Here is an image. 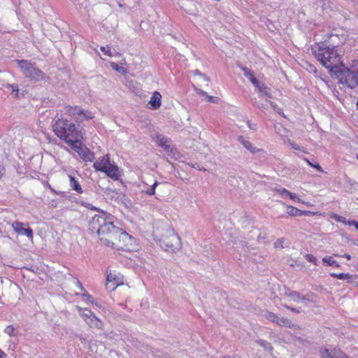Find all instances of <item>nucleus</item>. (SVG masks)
I'll use <instances>...</instances> for the list:
<instances>
[{
    "mask_svg": "<svg viewBox=\"0 0 358 358\" xmlns=\"http://www.w3.org/2000/svg\"><path fill=\"white\" fill-rule=\"evenodd\" d=\"M338 46L324 41L312 45V52L317 59L329 69L331 77L338 79L344 87L353 89L358 86V68L350 69L345 66L342 55L338 52Z\"/></svg>",
    "mask_w": 358,
    "mask_h": 358,
    "instance_id": "nucleus-1",
    "label": "nucleus"
},
{
    "mask_svg": "<svg viewBox=\"0 0 358 358\" xmlns=\"http://www.w3.org/2000/svg\"><path fill=\"white\" fill-rule=\"evenodd\" d=\"M114 216L102 212L96 215L89 223V230L96 233L100 241L106 245L111 246L117 250L122 249L120 243L121 240L130 238L129 234L113 224Z\"/></svg>",
    "mask_w": 358,
    "mask_h": 358,
    "instance_id": "nucleus-2",
    "label": "nucleus"
},
{
    "mask_svg": "<svg viewBox=\"0 0 358 358\" xmlns=\"http://www.w3.org/2000/svg\"><path fill=\"white\" fill-rule=\"evenodd\" d=\"M55 134L68 145L75 143L77 140L83 139L82 131L70 121L59 118L52 124Z\"/></svg>",
    "mask_w": 358,
    "mask_h": 358,
    "instance_id": "nucleus-3",
    "label": "nucleus"
},
{
    "mask_svg": "<svg viewBox=\"0 0 358 358\" xmlns=\"http://www.w3.org/2000/svg\"><path fill=\"white\" fill-rule=\"evenodd\" d=\"M160 246L165 250L175 252L182 247L180 237L175 232V230L170 227L164 229L163 234L157 239Z\"/></svg>",
    "mask_w": 358,
    "mask_h": 358,
    "instance_id": "nucleus-4",
    "label": "nucleus"
},
{
    "mask_svg": "<svg viewBox=\"0 0 358 358\" xmlns=\"http://www.w3.org/2000/svg\"><path fill=\"white\" fill-rule=\"evenodd\" d=\"M17 63L26 78L34 81H40L45 78V73L34 64L26 60H17Z\"/></svg>",
    "mask_w": 358,
    "mask_h": 358,
    "instance_id": "nucleus-5",
    "label": "nucleus"
},
{
    "mask_svg": "<svg viewBox=\"0 0 358 358\" xmlns=\"http://www.w3.org/2000/svg\"><path fill=\"white\" fill-rule=\"evenodd\" d=\"M65 113L76 119L77 121L83 122L84 120H91L94 118L92 112L84 110L79 106H67L65 108Z\"/></svg>",
    "mask_w": 358,
    "mask_h": 358,
    "instance_id": "nucleus-6",
    "label": "nucleus"
},
{
    "mask_svg": "<svg viewBox=\"0 0 358 358\" xmlns=\"http://www.w3.org/2000/svg\"><path fill=\"white\" fill-rule=\"evenodd\" d=\"M71 148L76 151L78 155L85 162H92L94 159V155L87 148L81 140H77L75 143H71Z\"/></svg>",
    "mask_w": 358,
    "mask_h": 358,
    "instance_id": "nucleus-7",
    "label": "nucleus"
},
{
    "mask_svg": "<svg viewBox=\"0 0 358 358\" xmlns=\"http://www.w3.org/2000/svg\"><path fill=\"white\" fill-rule=\"evenodd\" d=\"M123 285V278L120 274L110 272L107 274L106 287L114 290L117 286Z\"/></svg>",
    "mask_w": 358,
    "mask_h": 358,
    "instance_id": "nucleus-8",
    "label": "nucleus"
},
{
    "mask_svg": "<svg viewBox=\"0 0 358 358\" xmlns=\"http://www.w3.org/2000/svg\"><path fill=\"white\" fill-rule=\"evenodd\" d=\"M321 358H349L344 354L340 349H321L320 351Z\"/></svg>",
    "mask_w": 358,
    "mask_h": 358,
    "instance_id": "nucleus-9",
    "label": "nucleus"
},
{
    "mask_svg": "<svg viewBox=\"0 0 358 358\" xmlns=\"http://www.w3.org/2000/svg\"><path fill=\"white\" fill-rule=\"evenodd\" d=\"M283 295L289 298L290 301L296 303H299L301 301H308L309 300L304 296L301 295L299 292L292 291L291 289L285 287Z\"/></svg>",
    "mask_w": 358,
    "mask_h": 358,
    "instance_id": "nucleus-10",
    "label": "nucleus"
},
{
    "mask_svg": "<svg viewBox=\"0 0 358 358\" xmlns=\"http://www.w3.org/2000/svg\"><path fill=\"white\" fill-rule=\"evenodd\" d=\"M13 227L14 230L18 234L21 235H25L29 238H33V231L31 228L25 229L23 227V224L19 222H15L13 224Z\"/></svg>",
    "mask_w": 358,
    "mask_h": 358,
    "instance_id": "nucleus-11",
    "label": "nucleus"
},
{
    "mask_svg": "<svg viewBox=\"0 0 358 358\" xmlns=\"http://www.w3.org/2000/svg\"><path fill=\"white\" fill-rule=\"evenodd\" d=\"M110 164V157L108 155H106L103 157L102 159L100 162H94L93 164L94 168L96 171H99L101 172L106 171L107 168Z\"/></svg>",
    "mask_w": 358,
    "mask_h": 358,
    "instance_id": "nucleus-12",
    "label": "nucleus"
},
{
    "mask_svg": "<svg viewBox=\"0 0 358 358\" xmlns=\"http://www.w3.org/2000/svg\"><path fill=\"white\" fill-rule=\"evenodd\" d=\"M149 104L150 105V108L152 110H157L161 106L162 95L159 92L155 91L153 92L149 101Z\"/></svg>",
    "mask_w": 358,
    "mask_h": 358,
    "instance_id": "nucleus-13",
    "label": "nucleus"
},
{
    "mask_svg": "<svg viewBox=\"0 0 358 358\" xmlns=\"http://www.w3.org/2000/svg\"><path fill=\"white\" fill-rule=\"evenodd\" d=\"M275 324L280 327L292 328L294 329H301V327L299 325L293 324L292 322V321L287 317H280L278 316Z\"/></svg>",
    "mask_w": 358,
    "mask_h": 358,
    "instance_id": "nucleus-14",
    "label": "nucleus"
},
{
    "mask_svg": "<svg viewBox=\"0 0 358 358\" xmlns=\"http://www.w3.org/2000/svg\"><path fill=\"white\" fill-rule=\"evenodd\" d=\"M106 173L108 177L115 180H117L120 177L119 169L116 164H110L108 167L107 168Z\"/></svg>",
    "mask_w": 358,
    "mask_h": 358,
    "instance_id": "nucleus-15",
    "label": "nucleus"
},
{
    "mask_svg": "<svg viewBox=\"0 0 358 358\" xmlns=\"http://www.w3.org/2000/svg\"><path fill=\"white\" fill-rule=\"evenodd\" d=\"M87 324L89 325L90 328L96 329L99 330L103 329L104 324L103 322L96 317V315L92 316V317L87 320Z\"/></svg>",
    "mask_w": 358,
    "mask_h": 358,
    "instance_id": "nucleus-16",
    "label": "nucleus"
},
{
    "mask_svg": "<svg viewBox=\"0 0 358 358\" xmlns=\"http://www.w3.org/2000/svg\"><path fill=\"white\" fill-rule=\"evenodd\" d=\"M331 275L334 278H337L341 280H346L348 282H355V280L357 278V276L355 275H352L348 273H331Z\"/></svg>",
    "mask_w": 358,
    "mask_h": 358,
    "instance_id": "nucleus-17",
    "label": "nucleus"
},
{
    "mask_svg": "<svg viewBox=\"0 0 358 358\" xmlns=\"http://www.w3.org/2000/svg\"><path fill=\"white\" fill-rule=\"evenodd\" d=\"M238 141L240 142L243 147L249 150L250 152L255 154L259 151V150L254 146H252V143L247 139H245L243 136H240L238 137Z\"/></svg>",
    "mask_w": 358,
    "mask_h": 358,
    "instance_id": "nucleus-18",
    "label": "nucleus"
},
{
    "mask_svg": "<svg viewBox=\"0 0 358 358\" xmlns=\"http://www.w3.org/2000/svg\"><path fill=\"white\" fill-rule=\"evenodd\" d=\"M241 70L243 71L244 76L250 80V81L255 85L257 86L259 81L254 76L252 71L247 67H241Z\"/></svg>",
    "mask_w": 358,
    "mask_h": 358,
    "instance_id": "nucleus-19",
    "label": "nucleus"
},
{
    "mask_svg": "<svg viewBox=\"0 0 358 358\" xmlns=\"http://www.w3.org/2000/svg\"><path fill=\"white\" fill-rule=\"evenodd\" d=\"M78 310L86 323L87 320H90L92 316L95 315L94 313L88 308H82L80 307H78Z\"/></svg>",
    "mask_w": 358,
    "mask_h": 358,
    "instance_id": "nucleus-20",
    "label": "nucleus"
},
{
    "mask_svg": "<svg viewBox=\"0 0 358 358\" xmlns=\"http://www.w3.org/2000/svg\"><path fill=\"white\" fill-rule=\"evenodd\" d=\"M261 94L262 96L264 95L267 98L271 99L272 97L270 90L264 84H261L259 82L258 83L257 86H255Z\"/></svg>",
    "mask_w": 358,
    "mask_h": 358,
    "instance_id": "nucleus-21",
    "label": "nucleus"
},
{
    "mask_svg": "<svg viewBox=\"0 0 358 358\" xmlns=\"http://www.w3.org/2000/svg\"><path fill=\"white\" fill-rule=\"evenodd\" d=\"M69 177L71 187L79 194L83 193V189H82L80 185L79 184V182L76 180V178L71 175H69Z\"/></svg>",
    "mask_w": 358,
    "mask_h": 358,
    "instance_id": "nucleus-22",
    "label": "nucleus"
},
{
    "mask_svg": "<svg viewBox=\"0 0 358 358\" xmlns=\"http://www.w3.org/2000/svg\"><path fill=\"white\" fill-rule=\"evenodd\" d=\"M157 144L162 147L165 150L169 151L171 150V147L168 145V140L162 135L157 136Z\"/></svg>",
    "mask_w": 358,
    "mask_h": 358,
    "instance_id": "nucleus-23",
    "label": "nucleus"
},
{
    "mask_svg": "<svg viewBox=\"0 0 358 358\" xmlns=\"http://www.w3.org/2000/svg\"><path fill=\"white\" fill-rule=\"evenodd\" d=\"M277 191L279 192V193L282 196L286 195V196H289L293 201H300V199L299 198H297V196L295 194L290 192L289 191H288L287 189H286L285 188L281 189H278Z\"/></svg>",
    "mask_w": 358,
    "mask_h": 358,
    "instance_id": "nucleus-24",
    "label": "nucleus"
},
{
    "mask_svg": "<svg viewBox=\"0 0 358 358\" xmlns=\"http://www.w3.org/2000/svg\"><path fill=\"white\" fill-rule=\"evenodd\" d=\"M331 217L334 218L338 222H342L344 224L349 226H353V224L351 223L357 222L356 220H347L345 217L336 214H334Z\"/></svg>",
    "mask_w": 358,
    "mask_h": 358,
    "instance_id": "nucleus-25",
    "label": "nucleus"
},
{
    "mask_svg": "<svg viewBox=\"0 0 358 358\" xmlns=\"http://www.w3.org/2000/svg\"><path fill=\"white\" fill-rule=\"evenodd\" d=\"M256 343L261 347L264 348V350H268L270 352H271L273 350L271 343L266 341L259 339V340L256 341Z\"/></svg>",
    "mask_w": 358,
    "mask_h": 358,
    "instance_id": "nucleus-26",
    "label": "nucleus"
},
{
    "mask_svg": "<svg viewBox=\"0 0 358 358\" xmlns=\"http://www.w3.org/2000/svg\"><path fill=\"white\" fill-rule=\"evenodd\" d=\"M196 92H197V93L199 94L206 96L207 101L208 102L215 103L218 100L217 97L213 96H208V95H207L206 92H205L204 91H203V90H200V89L196 88Z\"/></svg>",
    "mask_w": 358,
    "mask_h": 358,
    "instance_id": "nucleus-27",
    "label": "nucleus"
},
{
    "mask_svg": "<svg viewBox=\"0 0 358 358\" xmlns=\"http://www.w3.org/2000/svg\"><path fill=\"white\" fill-rule=\"evenodd\" d=\"M287 214L291 216H297L302 214L301 211L293 206H288Z\"/></svg>",
    "mask_w": 358,
    "mask_h": 358,
    "instance_id": "nucleus-28",
    "label": "nucleus"
},
{
    "mask_svg": "<svg viewBox=\"0 0 358 358\" xmlns=\"http://www.w3.org/2000/svg\"><path fill=\"white\" fill-rule=\"evenodd\" d=\"M264 317L266 319L271 321V322L276 323V320H278V315L272 312L267 311L265 313Z\"/></svg>",
    "mask_w": 358,
    "mask_h": 358,
    "instance_id": "nucleus-29",
    "label": "nucleus"
},
{
    "mask_svg": "<svg viewBox=\"0 0 358 358\" xmlns=\"http://www.w3.org/2000/svg\"><path fill=\"white\" fill-rule=\"evenodd\" d=\"M3 86L6 89L10 90L12 92H15V97L18 96L19 89H18L17 85H15V84L11 85V84L8 83V84L3 85Z\"/></svg>",
    "mask_w": 358,
    "mask_h": 358,
    "instance_id": "nucleus-30",
    "label": "nucleus"
},
{
    "mask_svg": "<svg viewBox=\"0 0 358 358\" xmlns=\"http://www.w3.org/2000/svg\"><path fill=\"white\" fill-rule=\"evenodd\" d=\"M323 262L327 264L329 266H334L336 267H338L339 264L338 262L333 259L331 257H325L322 259Z\"/></svg>",
    "mask_w": 358,
    "mask_h": 358,
    "instance_id": "nucleus-31",
    "label": "nucleus"
},
{
    "mask_svg": "<svg viewBox=\"0 0 358 358\" xmlns=\"http://www.w3.org/2000/svg\"><path fill=\"white\" fill-rule=\"evenodd\" d=\"M304 159L308 163V164L309 166L316 169L320 172L324 173V170L322 169V168L321 167V166L319 164H317V163L313 164L307 158H305Z\"/></svg>",
    "mask_w": 358,
    "mask_h": 358,
    "instance_id": "nucleus-32",
    "label": "nucleus"
},
{
    "mask_svg": "<svg viewBox=\"0 0 358 358\" xmlns=\"http://www.w3.org/2000/svg\"><path fill=\"white\" fill-rule=\"evenodd\" d=\"M285 238H279L278 239L275 243H274V247L275 248H287L288 245L287 246H284L283 245V243L285 242Z\"/></svg>",
    "mask_w": 358,
    "mask_h": 358,
    "instance_id": "nucleus-33",
    "label": "nucleus"
},
{
    "mask_svg": "<svg viewBox=\"0 0 358 358\" xmlns=\"http://www.w3.org/2000/svg\"><path fill=\"white\" fill-rule=\"evenodd\" d=\"M158 185V182L155 181L153 185H151L150 188L144 192L148 195H154L155 194L156 187Z\"/></svg>",
    "mask_w": 358,
    "mask_h": 358,
    "instance_id": "nucleus-34",
    "label": "nucleus"
},
{
    "mask_svg": "<svg viewBox=\"0 0 358 358\" xmlns=\"http://www.w3.org/2000/svg\"><path fill=\"white\" fill-rule=\"evenodd\" d=\"M271 105V106L275 110L278 114L281 115H284L282 110L280 108L277 104H275L274 102L266 100Z\"/></svg>",
    "mask_w": 358,
    "mask_h": 358,
    "instance_id": "nucleus-35",
    "label": "nucleus"
},
{
    "mask_svg": "<svg viewBox=\"0 0 358 358\" xmlns=\"http://www.w3.org/2000/svg\"><path fill=\"white\" fill-rule=\"evenodd\" d=\"M111 67L115 69L116 71L120 73H125L126 70L124 67L118 66L117 64L112 62L111 63Z\"/></svg>",
    "mask_w": 358,
    "mask_h": 358,
    "instance_id": "nucleus-36",
    "label": "nucleus"
},
{
    "mask_svg": "<svg viewBox=\"0 0 358 358\" xmlns=\"http://www.w3.org/2000/svg\"><path fill=\"white\" fill-rule=\"evenodd\" d=\"M5 333L8 334L10 336H15V329L12 325L7 326L4 330Z\"/></svg>",
    "mask_w": 358,
    "mask_h": 358,
    "instance_id": "nucleus-37",
    "label": "nucleus"
},
{
    "mask_svg": "<svg viewBox=\"0 0 358 358\" xmlns=\"http://www.w3.org/2000/svg\"><path fill=\"white\" fill-rule=\"evenodd\" d=\"M194 76H198L201 77L206 83L209 81V79L203 73H201L199 70H194L192 71Z\"/></svg>",
    "mask_w": 358,
    "mask_h": 358,
    "instance_id": "nucleus-38",
    "label": "nucleus"
},
{
    "mask_svg": "<svg viewBox=\"0 0 358 358\" xmlns=\"http://www.w3.org/2000/svg\"><path fill=\"white\" fill-rule=\"evenodd\" d=\"M306 259L310 262H312L315 265H317V259L315 256H313V255L311 254H308L306 255Z\"/></svg>",
    "mask_w": 358,
    "mask_h": 358,
    "instance_id": "nucleus-39",
    "label": "nucleus"
},
{
    "mask_svg": "<svg viewBox=\"0 0 358 358\" xmlns=\"http://www.w3.org/2000/svg\"><path fill=\"white\" fill-rule=\"evenodd\" d=\"M103 193L105 194L106 196H110L111 197H113L114 196V194H117V192L113 190L112 189H110V188H106Z\"/></svg>",
    "mask_w": 358,
    "mask_h": 358,
    "instance_id": "nucleus-40",
    "label": "nucleus"
},
{
    "mask_svg": "<svg viewBox=\"0 0 358 358\" xmlns=\"http://www.w3.org/2000/svg\"><path fill=\"white\" fill-rule=\"evenodd\" d=\"M307 70L310 73H314L315 74V76H317V70L315 65L308 64Z\"/></svg>",
    "mask_w": 358,
    "mask_h": 358,
    "instance_id": "nucleus-41",
    "label": "nucleus"
},
{
    "mask_svg": "<svg viewBox=\"0 0 358 358\" xmlns=\"http://www.w3.org/2000/svg\"><path fill=\"white\" fill-rule=\"evenodd\" d=\"M83 297L85 301H90L91 303H94V301L91 295H90L87 292H85L83 294Z\"/></svg>",
    "mask_w": 358,
    "mask_h": 358,
    "instance_id": "nucleus-42",
    "label": "nucleus"
},
{
    "mask_svg": "<svg viewBox=\"0 0 358 358\" xmlns=\"http://www.w3.org/2000/svg\"><path fill=\"white\" fill-rule=\"evenodd\" d=\"M285 308L291 310L292 312L293 313H299L301 312V310L299 309H297V308H293L292 306H289L287 304H282Z\"/></svg>",
    "mask_w": 358,
    "mask_h": 358,
    "instance_id": "nucleus-43",
    "label": "nucleus"
},
{
    "mask_svg": "<svg viewBox=\"0 0 358 358\" xmlns=\"http://www.w3.org/2000/svg\"><path fill=\"white\" fill-rule=\"evenodd\" d=\"M101 50L105 54V55H107L109 57H112L113 55L110 52V50L108 49V48H106V47H104V46H101Z\"/></svg>",
    "mask_w": 358,
    "mask_h": 358,
    "instance_id": "nucleus-44",
    "label": "nucleus"
},
{
    "mask_svg": "<svg viewBox=\"0 0 358 358\" xmlns=\"http://www.w3.org/2000/svg\"><path fill=\"white\" fill-rule=\"evenodd\" d=\"M289 145L292 146V148L294 150H302L303 152H306L305 150H303L302 148H301L299 145H298L296 143H294V142H291L289 141Z\"/></svg>",
    "mask_w": 358,
    "mask_h": 358,
    "instance_id": "nucleus-45",
    "label": "nucleus"
},
{
    "mask_svg": "<svg viewBox=\"0 0 358 358\" xmlns=\"http://www.w3.org/2000/svg\"><path fill=\"white\" fill-rule=\"evenodd\" d=\"M275 129L278 131V133L280 134V135H282V132L286 131V129L283 127L281 124L276 126Z\"/></svg>",
    "mask_w": 358,
    "mask_h": 358,
    "instance_id": "nucleus-46",
    "label": "nucleus"
},
{
    "mask_svg": "<svg viewBox=\"0 0 358 358\" xmlns=\"http://www.w3.org/2000/svg\"><path fill=\"white\" fill-rule=\"evenodd\" d=\"M255 105L258 107L259 109H260L262 110H264L267 109L266 106L263 104V103H255Z\"/></svg>",
    "mask_w": 358,
    "mask_h": 358,
    "instance_id": "nucleus-47",
    "label": "nucleus"
},
{
    "mask_svg": "<svg viewBox=\"0 0 358 358\" xmlns=\"http://www.w3.org/2000/svg\"><path fill=\"white\" fill-rule=\"evenodd\" d=\"M248 124V126L250 129H252V130H256V126L255 124H252L250 121H248L247 122Z\"/></svg>",
    "mask_w": 358,
    "mask_h": 358,
    "instance_id": "nucleus-48",
    "label": "nucleus"
},
{
    "mask_svg": "<svg viewBox=\"0 0 358 358\" xmlns=\"http://www.w3.org/2000/svg\"><path fill=\"white\" fill-rule=\"evenodd\" d=\"M6 354L4 352H3L1 350H0V358H5Z\"/></svg>",
    "mask_w": 358,
    "mask_h": 358,
    "instance_id": "nucleus-49",
    "label": "nucleus"
},
{
    "mask_svg": "<svg viewBox=\"0 0 358 358\" xmlns=\"http://www.w3.org/2000/svg\"><path fill=\"white\" fill-rule=\"evenodd\" d=\"M343 257L346 258L348 260H350L351 259V256L349 255V254H345L343 255Z\"/></svg>",
    "mask_w": 358,
    "mask_h": 358,
    "instance_id": "nucleus-50",
    "label": "nucleus"
},
{
    "mask_svg": "<svg viewBox=\"0 0 358 358\" xmlns=\"http://www.w3.org/2000/svg\"><path fill=\"white\" fill-rule=\"evenodd\" d=\"M351 224H352L353 226L356 228V229L358 230V222H352Z\"/></svg>",
    "mask_w": 358,
    "mask_h": 358,
    "instance_id": "nucleus-51",
    "label": "nucleus"
},
{
    "mask_svg": "<svg viewBox=\"0 0 358 358\" xmlns=\"http://www.w3.org/2000/svg\"><path fill=\"white\" fill-rule=\"evenodd\" d=\"M322 81L325 82L326 76H324V78L322 76H317Z\"/></svg>",
    "mask_w": 358,
    "mask_h": 358,
    "instance_id": "nucleus-52",
    "label": "nucleus"
},
{
    "mask_svg": "<svg viewBox=\"0 0 358 358\" xmlns=\"http://www.w3.org/2000/svg\"><path fill=\"white\" fill-rule=\"evenodd\" d=\"M78 285H79V287L80 288L81 290H84V287L82 286V284L80 282L78 281Z\"/></svg>",
    "mask_w": 358,
    "mask_h": 358,
    "instance_id": "nucleus-53",
    "label": "nucleus"
},
{
    "mask_svg": "<svg viewBox=\"0 0 358 358\" xmlns=\"http://www.w3.org/2000/svg\"><path fill=\"white\" fill-rule=\"evenodd\" d=\"M296 339L298 340L299 341H302V339L300 337H296Z\"/></svg>",
    "mask_w": 358,
    "mask_h": 358,
    "instance_id": "nucleus-54",
    "label": "nucleus"
},
{
    "mask_svg": "<svg viewBox=\"0 0 358 358\" xmlns=\"http://www.w3.org/2000/svg\"><path fill=\"white\" fill-rule=\"evenodd\" d=\"M78 337L80 340H85V339H84L83 337H81V336H78Z\"/></svg>",
    "mask_w": 358,
    "mask_h": 358,
    "instance_id": "nucleus-55",
    "label": "nucleus"
},
{
    "mask_svg": "<svg viewBox=\"0 0 358 358\" xmlns=\"http://www.w3.org/2000/svg\"><path fill=\"white\" fill-rule=\"evenodd\" d=\"M349 182H350V184L351 185H352V182H351V180H350V179H349Z\"/></svg>",
    "mask_w": 358,
    "mask_h": 358,
    "instance_id": "nucleus-56",
    "label": "nucleus"
},
{
    "mask_svg": "<svg viewBox=\"0 0 358 358\" xmlns=\"http://www.w3.org/2000/svg\"><path fill=\"white\" fill-rule=\"evenodd\" d=\"M357 159H358V155H357Z\"/></svg>",
    "mask_w": 358,
    "mask_h": 358,
    "instance_id": "nucleus-57",
    "label": "nucleus"
},
{
    "mask_svg": "<svg viewBox=\"0 0 358 358\" xmlns=\"http://www.w3.org/2000/svg\"><path fill=\"white\" fill-rule=\"evenodd\" d=\"M357 108H358V102H357Z\"/></svg>",
    "mask_w": 358,
    "mask_h": 358,
    "instance_id": "nucleus-58",
    "label": "nucleus"
}]
</instances>
